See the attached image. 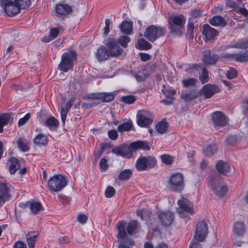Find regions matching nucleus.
<instances>
[{"mask_svg": "<svg viewBox=\"0 0 248 248\" xmlns=\"http://www.w3.org/2000/svg\"><path fill=\"white\" fill-rule=\"evenodd\" d=\"M106 46L108 51L103 46L99 47L96 52V58L98 61L107 60L110 54L111 56L118 57L120 55L123 49L117 44L116 40L114 38H108L107 40Z\"/></svg>", "mask_w": 248, "mask_h": 248, "instance_id": "f257e3e1", "label": "nucleus"}, {"mask_svg": "<svg viewBox=\"0 0 248 248\" xmlns=\"http://www.w3.org/2000/svg\"><path fill=\"white\" fill-rule=\"evenodd\" d=\"M186 20V17L182 14L169 16L168 27L170 33L175 35H181L185 31Z\"/></svg>", "mask_w": 248, "mask_h": 248, "instance_id": "f03ea898", "label": "nucleus"}, {"mask_svg": "<svg viewBox=\"0 0 248 248\" xmlns=\"http://www.w3.org/2000/svg\"><path fill=\"white\" fill-rule=\"evenodd\" d=\"M208 185L217 197L224 196L228 191L226 184L218 174L210 177L208 178Z\"/></svg>", "mask_w": 248, "mask_h": 248, "instance_id": "7ed1b4c3", "label": "nucleus"}, {"mask_svg": "<svg viewBox=\"0 0 248 248\" xmlns=\"http://www.w3.org/2000/svg\"><path fill=\"white\" fill-rule=\"evenodd\" d=\"M77 57V54L74 51L64 52L61 57V61L58 65V69L64 72L72 70Z\"/></svg>", "mask_w": 248, "mask_h": 248, "instance_id": "20e7f679", "label": "nucleus"}, {"mask_svg": "<svg viewBox=\"0 0 248 248\" xmlns=\"http://www.w3.org/2000/svg\"><path fill=\"white\" fill-rule=\"evenodd\" d=\"M156 164L157 160L154 156L141 155L137 160L135 167L138 171H146L153 169Z\"/></svg>", "mask_w": 248, "mask_h": 248, "instance_id": "39448f33", "label": "nucleus"}, {"mask_svg": "<svg viewBox=\"0 0 248 248\" xmlns=\"http://www.w3.org/2000/svg\"><path fill=\"white\" fill-rule=\"evenodd\" d=\"M166 33V29L164 27L150 25L148 27L144 33V36L149 41L154 42L157 39L165 36Z\"/></svg>", "mask_w": 248, "mask_h": 248, "instance_id": "423d86ee", "label": "nucleus"}, {"mask_svg": "<svg viewBox=\"0 0 248 248\" xmlns=\"http://www.w3.org/2000/svg\"><path fill=\"white\" fill-rule=\"evenodd\" d=\"M66 185V181L62 175H55L51 177L48 181L47 186L51 192H58L63 189Z\"/></svg>", "mask_w": 248, "mask_h": 248, "instance_id": "0eeeda50", "label": "nucleus"}, {"mask_svg": "<svg viewBox=\"0 0 248 248\" xmlns=\"http://www.w3.org/2000/svg\"><path fill=\"white\" fill-rule=\"evenodd\" d=\"M170 188L174 192H180L184 189V176L180 173L172 174L169 179Z\"/></svg>", "mask_w": 248, "mask_h": 248, "instance_id": "6e6552de", "label": "nucleus"}, {"mask_svg": "<svg viewBox=\"0 0 248 248\" xmlns=\"http://www.w3.org/2000/svg\"><path fill=\"white\" fill-rule=\"evenodd\" d=\"M133 148L130 144H122L118 146H116L112 149L111 153L118 156H121L126 158H130L133 156Z\"/></svg>", "mask_w": 248, "mask_h": 248, "instance_id": "1a4fd4ad", "label": "nucleus"}, {"mask_svg": "<svg viewBox=\"0 0 248 248\" xmlns=\"http://www.w3.org/2000/svg\"><path fill=\"white\" fill-rule=\"evenodd\" d=\"M201 69H202V73L199 76V79L202 84H204L208 82L209 78L207 69L205 67H202V64H189L186 71L188 73L195 72V71H199Z\"/></svg>", "mask_w": 248, "mask_h": 248, "instance_id": "9d476101", "label": "nucleus"}, {"mask_svg": "<svg viewBox=\"0 0 248 248\" xmlns=\"http://www.w3.org/2000/svg\"><path fill=\"white\" fill-rule=\"evenodd\" d=\"M152 116V113L147 110L139 111L137 115L138 124L141 127L148 126L153 122Z\"/></svg>", "mask_w": 248, "mask_h": 248, "instance_id": "9b49d317", "label": "nucleus"}, {"mask_svg": "<svg viewBox=\"0 0 248 248\" xmlns=\"http://www.w3.org/2000/svg\"><path fill=\"white\" fill-rule=\"evenodd\" d=\"M208 232L207 224L203 221L198 223L195 232L194 238L199 242L203 241Z\"/></svg>", "mask_w": 248, "mask_h": 248, "instance_id": "f8f14e48", "label": "nucleus"}, {"mask_svg": "<svg viewBox=\"0 0 248 248\" xmlns=\"http://www.w3.org/2000/svg\"><path fill=\"white\" fill-rule=\"evenodd\" d=\"M126 222L125 220H122L118 222L116 225L117 234L116 237L119 244L122 242H127V240H131L127 236L125 228H126Z\"/></svg>", "mask_w": 248, "mask_h": 248, "instance_id": "ddd939ff", "label": "nucleus"}, {"mask_svg": "<svg viewBox=\"0 0 248 248\" xmlns=\"http://www.w3.org/2000/svg\"><path fill=\"white\" fill-rule=\"evenodd\" d=\"M19 206L23 208H29L30 210L31 213L36 214L38 212L42 211L43 208L40 202L34 201H30L27 202L26 203H20Z\"/></svg>", "mask_w": 248, "mask_h": 248, "instance_id": "4468645a", "label": "nucleus"}, {"mask_svg": "<svg viewBox=\"0 0 248 248\" xmlns=\"http://www.w3.org/2000/svg\"><path fill=\"white\" fill-rule=\"evenodd\" d=\"M212 119L215 126H224L228 121L226 116L221 111L213 113Z\"/></svg>", "mask_w": 248, "mask_h": 248, "instance_id": "2eb2a0df", "label": "nucleus"}, {"mask_svg": "<svg viewBox=\"0 0 248 248\" xmlns=\"http://www.w3.org/2000/svg\"><path fill=\"white\" fill-rule=\"evenodd\" d=\"M5 1H6V0H1V2L4 3L5 12L7 15L13 16L20 12V10L15 1L8 0L5 2Z\"/></svg>", "mask_w": 248, "mask_h": 248, "instance_id": "dca6fc26", "label": "nucleus"}, {"mask_svg": "<svg viewBox=\"0 0 248 248\" xmlns=\"http://www.w3.org/2000/svg\"><path fill=\"white\" fill-rule=\"evenodd\" d=\"M13 189L10 184L5 181L1 182V204L10 200V192Z\"/></svg>", "mask_w": 248, "mask_h": 248, "instance_id": "f3484780", "label": "nucleus"}, {"mask_svg": "<svg viewBox=\"0 0 248 248\" xmlns=\"http://www.w3.org/2000/svg\"><path fill=\"white\" fill-rule=\"evenodd\" d=\"M202 62L206 65H214L216 64L217 61L219 59V56L216 54H211L209 50H205L202 53Z\"/></svg>", "mask_w": 248, "mask_h": 248, "instance_id": "a211bd4d", "label": "nucleus"}, {"mask_svg": "<svg viewBox=\"0 0 248 248\" xmlns=\"http://www.w3.org/2000/svg\"><path fill=\"white\" fill-rule=\"evenodd\" d=\"M202 33L204 36L205 41H206L214 40L218 33L217 30L205 24L203 26Z\"/></svg>", "mask_w": 248, "mask_h": 248, "instance_id": "6ab92c4d", "label": "nucleus"}, {"mask_svg": "<svg viewBox=\"0 0 248 248\" xmlns=\"http://www.w3.org/2000/svg\"><path fill=\"white\" fill-rule=\"evenodd\" d=\"M178 204L180 207L177 210L180 214H183L184 212H186L192 215L193 213V204L186 199H183L182 200L178 201Z\"/></svg>", "mask_w": 248, "mask_h": 248, "instance_id": "aec40b11", "label": "nucleus"}, {"mask_svg": "<svg viewBox=\"0 0 248 248\" xmlns=\"http://www.w3.org/2000/svg\"><path fill=\"white\" fill-rule=\"evenodd\" d=\"M158 217L164 226L170 225L174 219L172 213L170 211L160 213Z\"/></svg>", "mask_w": 248, "mask_h": 248, "instance_id": "412c9836", "label": "nucleus"}, {"mask_svg": "<svg viewBox=\"0 0 248 248\" xmlns=\"http://www.w3.org/2000/svg\"><path fill=\"white\" fill-rule=\"evenodd\" d=\"M216 169L219 173L227 175L231 173V169L230 165L222 160H219L216 164Z\"/></svg>", "mask_w": 248, "mask_h": 248, "instance_id": "4be33fe9", "label": "nucleus"}, {"mask_svg": "<svg viewBox=\"0 0 248 248\" xmlns=\"http://www.w3.org/2000/svg\"><path fill=\"white\" fill-rule=\"evenodd\" d=\"M217 88L216 86L208 84L203 86L201 92L205 96L206 98H209L217 92Z\"/></svg>", "mask_w": 248, "mask_h": 248, "instance_id": "5701e85b", "label": "nucleus"}, {"mask_svg": "<svg viewBox=\"0 0 248 248\" xmlns=\"http://www.w3.org/2000/svg\"><path fill=\"white\" fill-rule=\"evenodd\" d=\"M55 11L60 15L66 16L72 12V9L68 4L58 3L55 6Z\"/></svg>", "mask_w": 248, "mask_h": 248, "instance_id": "b1692460", "label": "nucleus"}, {"mask_svg": "<svg viewBox=\"0 0 248 248\" xmlns=\"http://www.w3.org/2000/svg\"><path fill=\"white\" fill-rule=\"evenodd\" d=\"M131 146L133 148L134 152L139 149L147 151L151 149L150 144L147 141L138 140L133 142L131 143Z\"/></svg>", "mask_w": 248, "mask_h": 248, "instance_id": "393cba45", "label": "nucleus"}, {"mask_svg": "<svg viewBox=\"0 0 248 248\" xmlns=\"http://www.w3.org/2000/svg\"><path fill=\"white\" fill-rule=\"evenodd\" d=\"M39 235L38 232H30L26 234V239L29 248H34Z\"/></svg>", "mask_w": 248, "mask_h": 248, "instance_id": "a878e982", "label": "nucleus"}, {"mask_svg": "<svg viewBox=\"0 0 248 248\" xmlns=\"http://www.w3.org/2000/svg\"><path fill=\"white\" fill-rule=\"evenodd\" d=\"M198 96V93L197 90H186L182 92L181 97L186 101H189L194 100Z\"/></svg>", "mask_w": 248, "mask_h": 248, "instance_id": "bb28decb", "label": "nucleus"}, {"mask_svg": "<svg viewBox=\"0 0 248 248\" xmlns=\"http://www.w3.org/2000/svg\"><path fill=\"white\" fill-rule=\"evenodd\" d=\"M13 122V115L11 113L1 114V133L3 132V125L11 124Z\"/></svg>", "mask_w": 248, "mask_h": 248, "instance_id": "cd10ccee", "label": "nucleus"}, {"mask_svg": "<svg viewBox=\"0 0 248 248\" xmlns=\"http://www.w3.org/2000/svg\"><path fill=\"white\" fill-rule=\"evenodd\" d=\"M9 161L10 163L9 166L10 173L12 174H14L20 168L19 162L16 158L14 157L10 158Z\"/></svg>", "mask_w": 248, "mask_h": 248, "instance_id": "c85d7f7f", "label": "nucleus"}, {"mask_svg": "<svg viewBox=\"0 0 248 248\" xmlns=\"http://www.w3.org/2000/svg\"><path fill=\"white\" fill-rule=\"evenodd\" d=\"M33 142L36 145L45 146L47 144L48 138L43 134H38L33 139Z\"/></svg>", "mask_w": 248, "mask_h": 248, "instance_id": "c756f323", "label": "nucleus"}, {"mask_svg": "<svg viewBox=\"0 0 248 248\" xmlns=\"http://www.w3.org/2000/svg\"><path fill=\"white\" fill-rule=\"evenodd\" d=\"M209 23L215 26H225L226 23L224 19L221 16H215L209 20Z\"/></svg>", "mask_w": 248, "mask_h": 248, "instance_id": "7c9ffc66", "label": "nucleus"}, {"mask_svg": "<svg viewBox=\"0 0 248 248\" xmlns=\"http://www.w3.org/2000/svg\"><path fill=\"white\" fill-rule=\"evenodd\" d=\"M244 224L242 222H237L233 226L234 233L237 236L243 235L245 233Z\"/></svg>", "mask_w": 248, "mask_h": 248, "instance_id": "2f4dec72", "label": "nucleus"}, {"mask_svg": "<svg viewBox=\"0 0 248 248\" xmlns=\"http://www.w3.org/2000/svg\"><path fill=\"white\" fill-rule=\"evenodd\" d=\"M120 28L124 33L130 34L132 31V23L127 21H123L121 24Z\"/></svg>", "mask_w": 248, "mask_h": 248, "instance_id": "473e14b6", "label": "nucleus"}, {"mask_svg": "<svg viewBox=\"0 0 248 248\" xmlns=\"http://www.w3.org/2000/svg\"><path fill=\"white\" fill-rule=\"evenodd\" d=\"M168 123L166 119H163L162 121L158 122L155 126L156 131L160 134H163L165 132L166 129L168 127Z\"/></svg>", "mask_w": 248, "mask_h": 248, "instance_id": "72a5a7b5", "label": "nucleus"}, {"mask_svg": "<svg viewBox=\"0 0 248 248\" xmlns=\"http://www.w3.org/2000/svg\"><path fill=\"white\" fill-rule=\"evenodd\" d=\"M197 21V20L191 21V18H188L187 26V32L186 34V36L187 37H188L190 39H193V32L194 30V24Z\"/></svg>", "mask_w": 248, "mask_h": 248, "instance_id": "f704fd0d", "label": "nucleus"}, {"mask_svg": "<svg viewBox=\"0 0 248 248\" xmlns=\"http://www.w3.org/2000/svg\"><path fill=\"white\" fill-rule=\"evenodd\" d=\"M132 127L133 123L132 121L128 120L126 122L120 124L117 127V130L119 132H123L130 131L131 130Z\"/></svg>", "mask_w": 248, "mask_h": 248, "instance_id": "c9c22d12", "label": "nucleus"}, {"mask_svg": "<svg viewBox=\"0 0 248 248\" xmlns=\"http://www.w3.org/2000/svg\"><path fill=\"white\" fill-rule=\"evenodd\" d=\"M139 226L140 224L136 220H133L129 221L126 226L127 233L129 235H131L139 227Z\"/></svg>", "mask_w": 248, "mask_h": 248, "instance_id": "e433bc0d", "label": "nucleus"}, {"mask_svg": "<svg viewBox=\"0 0 248 248\" xmlns=\"http://www.w3.org/2000/svg\"><path fill=\"white\" fill-rule=\"evenodd\" d=\"M138 48L140 50H148L152 45L144 38H140L138 42Z\"/></svg>", "mask_w": 248, "mask_h": 248, "instance_id": "4c0bfd02", "label": "nucleus"}, {"mask_svg": "<svg viewBox=\"0 0 248 248\" xmlns=\"http://www.w3.org/2000/svg\"><path fill=\"white\" fill-rule=\"evenodd\" d=\"M17 144L18 148L22 152H27L30 149V147L25 138H19L17 141Z\"/></svg>", "mask_w": 248, "mask_h": 248, "instance_id": "58836bf2", "label": "nucleus"}, {"mask_svg": "<svg viewBox=\"0 0 248 248\" xmlns=\"http://www.w3.org/2000/svg\"><path fill=\"white\" fill-rule=\"evenodd\" d=\"M70 109V108L65 105L64 102L61 104V116L62 122L63 124L65 123L67 114Z\"/></svg>", "mask_w": 248, "mask_h": 248, "instance_id": "ea45409f", "label": "nucleus"}, {"mask_svg": "<svg viewBox=\"0 0 248 248\" xmlns=\"http://www.w3.org/2000/svg\"><path fill=\"white\" fill-rule=\"evenodd\" d=\"M234 58L237 62H246L248 61V50L244 52L235 54Z\"/></svg>", "mask_w": 248, "mask_h": 248, "instance_id": "a19ab883", "label": "nucleus"}, {"mask_svg": "<svg viewBox=\"0 0 248 248\" xmlns=\"http://www.w3.org/2000/svg\"><path fill=\"white\" fill-rule=\"evenodd\" d=\"M44 124L45 126L48 127L50 129L52 127L58 126L59 122L54 117L51 116L44 122Z\"/></svg>", "mask_w": 248, "mask_h": 248, "instance_id": "79ce46f5", "label": "nucleus"}, {"mask_svg": "<svg viewBox=\"0 0 248 248\" xmlns=\"http://www.w3.org/2000/svg\"><path fill=\"white\" fill-rule=\"evenodd\" d=\"M190 16L188 18H191V21L197 20V19L202 16V12L200 9H192L190 11Z\"/></svg>", "mask_w": 248, "mask_h": 248, "instance_id": "37998d69", "label": "nucleus"}, {"mask_svg": "<svg viewBox=\"0 0 248 248\" xmlns=\"http://www.w3.org/2000/svg\"><path fill=\"white\" fill-rule=\"evenodd\" d=\"M132 174V171L130 169H125L122 171L119 176L118 179L120 180H128Z\"/></svg>", "mask_w": 248, "mask_h": 248, "instance_id": "c03bdc74", "label": "nucleus"}, {"mask_svg": "<svg viewBox=\"0 0 248 248\" xmlns=\"http://www.w3.org/2000/svg\"><path fill=\"white\" fill-rule=\"evenodd\" d=\"M19 9H26L29 7L31 2L30 0H15Z\"/></svg>", "mask_w": 248, "mask_h": 248, "instance_id": "a18cd8bd", "label": "nucleus"}, {"mask_svg": "<svg viewBox=\"0 0 248 248\" xmlns=\"http://www.w3.org/2000/svg\"><path fill=\"white\" fill-rule=\"evenodd\" d=\"M160 158L162 162L167 165H170L174 162V157L168 154L161 155Z\"/></svg>", "mask_w": 248, "mask_h": 248, "instance_id": "49530a36", "label": "nucleus"}, {"mask_svg": "<svg viewBox=\"0 0 248 248\" xmlns=\"http://www.w3.org/2000/svg\"><path fill=\"white\" fill-rule=\"evenodd\" d=\"M101 94V99L103 102H109L112 101L114 98V95L112 93H100Z\"/></svg>", "mask_w": 248, "mask_h": 248, "instance_id": "de8ad7c7", "label": "nucleus"}, {"mask_svg": "<svg viewBox=\"0 0 248 248\" xmlns=\"http://www.w3.org/2000/svg\"><path fill=\"white\" fill-rule=\"evenodd\" d=\"M217 151V147L216 145H209L206 147V149L204 150V153L205 155L211 156L216 153Z\"/></svg>", "mask_w": 248, "mask_h": 248, "instance_id": "09e8293b", "label": "nucleus"}, {"mask_svg": "<svg viewBox=\"0 0 248 248\" xmlns=\"http://www.w3.org/2000/svg\"><path fill=\"white\" fill-rule=\"evenodd\" d=\"M63 29L62 27H59L58 28H51L49 31L50 37L53 40L56 38L60 31H62Z\"/></svg>", "mask_w": 248, "mask_h": 248, "instance_id": "8fccbe9b", "label": "nucleus"}, {"mask_svg": "<svg viewBox=\"0 0 248 248\" xmlns=\"http://www.w3.org/2000/svg\"><path fill=\"white\" fill-rule=\"evenodd\" d=\"M130 41V39L128 36H122L118 39L117 41H116V42L117 44L119 43L123 47H126Z\"/></svg>", "mask_w": 248, "mask_h": 248, "instance_id": "3c124183", "label": "nucleus"}, {"mask_svg": "<svg viewBox=\"0 0 248 248\" xmlns=\"http://www.w3.org/2000/svg\"><path fill=\"white\" fill-rule=\"evenodd\" d=\"M197 82V80L194 78H189L182 80V84L185 87L194 86Z\"/></svg>", "mask_w": 248, "mask_h": 248, "instance_id": "603ef678", "label": "nucleus"}, {"mask_svg": "<svg viewBox=\"0 0 248 248\" xmlns=\"http://www.w3.org/2000/svg\"><path fill=\"white\" fill-rule=\"evenodd\" d=\"M121 100L127 104L133 103L136 100V97L133 95H126L121 97Z\"/></svg>", "mask_w": 248, "mask_h": 248, "instance_id": "864d4df0", "label": "nucleus"}, {"mask_svg": "<svg viewBox=\"0 0 248 248\" xmlns=\"http://www.w3.org/2000/svg\"><path fill=\"white\" fill-rule=\"evenodd\" d=\"M77 220L81 224L86 223L88 220V215L84 214H80L77 217Z\"/></svg>", "mask_w": 248, "mask_h": 248, "instance_id": "5fc2aeb1", "label": "nucleus"}, {"mask_svg": "<svg viewBox=\"0 0 248 248\" xmlns=\"http://www.w3.org/2000/svg\"><path fill=\"white\" fill-rule=\"evenodd\" d=\"M234 48L245 49L248 48V40L245 41H242L239 43H236L233 46Z\"/></svg>", "mask_w": 248, "mask_h": 248, "instance_id": "6e6d98bb", "label": "nucleus"}, {"mask_svg": "<svg viewBox=\"0 0 248 248\" xmlns=\"http://www.w3.org/2000/svg\"><path fill=\"white\" fill-rule=\"evenodd\" d=\"M100 93H93L85 95L84 96L85 99H100L101 97Z\"/></svg>", "mask_w": 248, "mask_h": 248, "instance_id": "4d7b16f0", "label": "nucleus"}, {"mask_svg": "<svg viewBox=\"0 0 248 248\" xmlns=\"http://www.w3.org/2000/svg\"><path fill=\"white\" fill-rule=\"evenodd\" d=\"M115 192L113 187L111 186H108L105 191V196L107 198H111L115 195Z\"/></svg>", "mask_w": 248, "mask_h": 248, "instance_id": "13d9d810", "label": "nucleus"}, {"mask_svg": "<svg viewBox=\"0 0 248 248\" xmlns=\"http://www.w3.org/2000/svg\"><path fill=\"white\" fill-rule=\"evenodd\" d=\"M237 76V71L234 68H230L227 71V77L228 78L231 79L235 78Z\"/></svg>", "mask_w": 248, "mask_h": 248, "instance_id": "bf43d9fd", "label": "nucleus"}, {"mask_svg": "<svg viewBox=\"0 0 248 248\" xmlns=\"http://www.w3.org/2000/svg\"><path fill=\"white\" fill-rule=\"evenodd\" d=\"M237 140L238 138L236 135H231L228 136L226 142L228 144L232 145L237 142Z\"/></svg>", "mask_w": 248, "mask_h": 248, "instance_id": "052dcab7", "label": "nucleus"}, {"mask_svg": "<svg viewBox=\"0 0 248 248\" xmlns=\"http://www.w3.org/2000/svg\"><path fill=\"white\" fill-rule=\"evenodd\" d=\"M31 115L30 113H27L25 116L20 118L18 122V126L19 127L24 125L30 118Z\"/></svg>", "mask_w": 248, "mask_h": 248, "instance_id": "680f3d73", "label": "nucleus"}, {"mask_svg": "<svg viewBox=\"0 0 248 248\" xmlns=\"http://www.w3.org/2000/svg\"><path fill=\"white\" fill-rule=\"evenodd\" d=\"M108 136L112 140H116L118 137V132L115 129H112L108 131Z\"/></svg>", "mask_w": 248, "mask_h": 248, "instance_id": "e2e57ef3", "label": "nucleus"}, {"mask_svg": "<svg viewBox=\"0 0 248 248\" xmlns=\"http://www.w3.org/2000/svg\"><path fill=\"white\" fill-rule=\"evenodd\" d=\"M148 213L147 210H139L137 211V215L140 217L142 220H147V218L145 217V215Z\"/></svg>", "mask_w": 248, "mask_h": 248, "instance_id": "0e129e2a", "label": "nucleus"}, {"mask_svg": "<svg viewBox=\"0 0 248 248\" xmlns=\"http://www.w3.org/2000/svg\"><path fill=\"white\" fill-rule=\"evenodd\" d=\"M127 242H122V244H119L118 248H129L130 246L134 244V242L131 240H127Z\"/></svg>", "mask_w": 248, "mask_h": 248, "instance_id": "69168bd1", "label": "nucleus"}, {"mask_svg": "<svg viewBox=\"0 0 248 248\" xmlns=\"http://www.w3.org/2000/svg\"><path fill=\"white\" fill-rule=\"evenodd\" d=\"M58 241L60 245L67 244L70 242L69 238L67 236H62L58 238Z\"/></svg>", "mask_w": 248, "mask_h": 248, "instance_id": "338daca9", "label": "nucleus"}, {"mask_svg": "<svg viewBox=\"0 0 248 248\" xmlns=\"http://www.w3.org/2000/svg\"><path fill=\"white\" fill-rule=\"evenodd\" d=\"M27 246L25 244L21 241L16 242L14 245V248H26Z\"/></svg>", "mask_w": 248, "mask_h": 248, "instance_id": "774afa93", "label": "nucleus"}]
</instances>
